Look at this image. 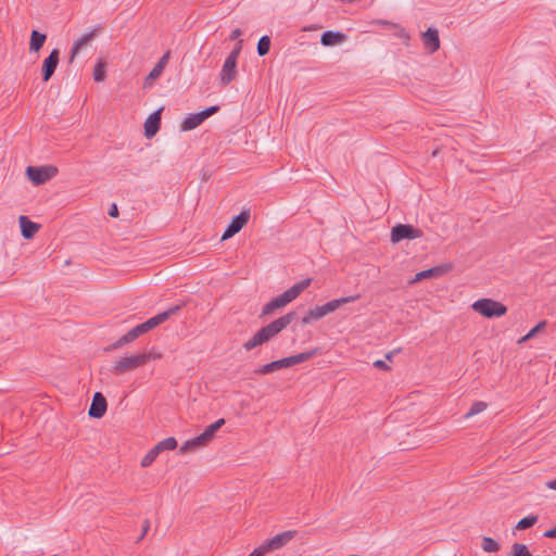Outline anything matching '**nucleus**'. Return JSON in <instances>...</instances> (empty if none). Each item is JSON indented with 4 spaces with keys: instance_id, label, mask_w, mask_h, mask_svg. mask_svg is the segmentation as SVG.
Masks as SVG:
<instances>
[{
    "instance_id": "obj_43",
    "label": "nucleus",
    "mask_w": 556,
    "mask_h": 556,
    "mask_svg": "<svg viewBox=\"0 0 556 556\" xmlns=\"http://www.w3.org/2000/svg\"><path fill=\"white\" fill-rule=\"evenodd\" d=\"M383 26L388 27V28H391V27H396L397 25L392 23V22H389V21H382L380 22Z\"/></svg>"
},
{
    "instance_id": "obj_30",
    "label": "nucleus",
    "mask_w": 556,
    "mask_h": 556,
    "mask_svg": "<svg viewBox=\"0 0 556 556\" xmlns=\"http://www.w3.org/2000/svg\"><path fill=\"white\" fill-rule=\"evenodd\" d=\"M271 40L268 35H264L258 39L256 51L260 56L266 55L270 50Z\"/></svg>"
},
{
    "instance_id": "obj_13",
    "label": "nucleus",
    "mask_w": 556,
    "mask_h": 556,
    "mask_svg": "<svg viewBox=\"0 0 556 556\" xmlns=\"http://www.w3.org/2000/svg\"><path fill=\"white\" fill-rule=\"evenodd\" d=\"M298 534L296 530H288L281 533H278L274 538L264 541L266 547L269 552L280 549L286 546L292 539H294Z\"/></svg>"
},
{
    "instance_id": "obj_19",
    "label": "nucleus",
    "mask_w": 556,
    "mask_h": 556,
    "mask_svg": "<svg viewBox=\"0 0 556 556\" xmlns=\"http://www.w3.org/2000/svg\"><path fill=\"white\" fill-rule=\"evenodd\" d=\"M359 298H361L359 294H355V295H349V296H344V298H340V299H334V300H331V301L325 303L324 305H319V307L321 308L323 315L326 316V315L337 311L342 305L352 303V302L358 300Z\"/></svg>"
},
{
    "instance_id": "obj_40",
    "label": "nucleus",
    "mask_w": 556,
    "mask_h": 556,
    "mask_svg": "<svg viewBox=\"0 0 556 556\" xmlns=\"http://www.w3.org/2000/svg\"><path fill=\"white\" fill-rule=\"evenodd\" d=\"M109 215L111 217H117L118 216V208H117V205L115 203H113L109 210Z\"/></svg>"
},
{
    "instance_id": "obj_20",
    "label": "nucleus",
    "mask_w": 556,
    "mask_h": 556,
    "mask_svg": "<svg viewBox=\"0 0 556 556\" xmlns=\"http://www.w3.org/2000/svg\"><path fill=\"white\" fill-rule=\"evenodd\" d=\"M161 127V110L150 114L144 122V136L150 139L156 135Z\"/></svg>"
},
{
    "instance_id": "obj_23",
    "label": "nucleus",
    "mask_w": 556,
    "mask_h": 556,
    "mask_svg": "<svg viewBox=\"0 0 556 556\" xmlns=\"http://www.w3.org/2000/svg\"><path fill=\"white\" fill-rule=\"evenodd\" d=\"M18 222L22 236L25 239H31L39 230V225L31 222L27 216L21 215Z\"/></svg>"
},
{
    "instance_id": "obj_18",
    "label": "nucleus",
    "mask_w": 556,
    "mask_h": 556,
    "mask_svg": "<svg viewBox=\"0 0 556 556\" xmlns=\"http://www.w3.org/2000/svg\"><path fill=\"white\" fill-rule=\"evenodd\" d=\"M237 76V61L232 58H226L220 72L219 83L222 86H228Z\"/></svg>"
},
{
    "instance_id": "obj_42",
    "label": "nucleus",
    "mask_w": 556,
    "mask_h": 556,
    "mask_svg": "<svg viewBox=\"0 0 556 556\" xmlns=\"http://www.w3.org/2000/svg\"><path fill=\"white\" fill-rule=\"evenodd\" d=\"M546 486L551 490H556V479L547 481Z\"/></svg>"
},
{
    "instance_id": "obj_8",
    "label": "nucleus",
    "mask_w": 556,
    "mask_h": 556,
    "mask_svg": "<svg viewBox=\"0 0 556 556\" xmlns=\"http://www.w3.org/2000/svg\"><path fill=\"white\" fill-rule=\"evenodd\" d=\"M422 237V230L409 224H397L391 229V241L399 243L402 240L417 239Z\"/></svg>"
},
{
    "instance_id": "obj_16",
    "label": "nucleus",
    "mask_w": 556,
    "mask_h": 556,
    "mask_svg": "<svg viewBox=\"0 0 556 556\" xmlns=\"http://www.w3.org/2000/svg\"><path fill=\"white\" fill-rule=\"evenodd\" d=\"M421 41L429 53H434L440 49L439 31L435 27H429L421 34Z\"/></svg>"
},
{
    "instance_id": "obj_7",
    "label": "nucleus",
    "mask_w": 556,
    "mask_h": 556,
    "mask_svg": "<svg viewBox=\"0 0 556 556\" xmlns=\"http://www.w3.org/2000/svg\"><path fill=\"white\" fill-rule=\"evenodd\" d=\"M218 105H212L206 109H204L201 112L189 114L186 118L182 119L180 124V129L182 131H189L198 126H200L206 118L212 116L213 114L217 113L219 111Z\"/></svg>"
},
{
    "instance_id": "obj_45",
    "label": "nucleus",
    "mask_w": 556,
    "mask_h": 556,
    "mask_svg": "<svg viewBox=\"0 0 556 556\" xmlns=\"http://www.w3.org/2000/svg\"><path fill=\"white\" fill-rule=\"evenodd\" d=\"M393 356V352H390L386 355L387 359L391 361Z\"/></svg>"
},
{
    "instance_id": "obj_5",
    "label": "nucleus",
    "mask_w": 556,
    "mask_h": 556,
    "mask_svg": "<svg viewBox=\"0 0 556 556\" xmlns=\"http://www.w3.org/2000/svg\"><path fill=\"white\" fill-rule=\"evenodd\" d=\"M472 309L486 318H496L507 313V306L493 299H479L471 305Z\"/></svg>"
},
{
    "instance_id": "obj_11",
    "label": "nucleus",
    "mask_w": 556,
    "mask_h": 556,
    "mask_svg": "<svg viewBox=\"0 0 556 556\" xmlns=\"http://www.w3.org/2000/svg\"><path fill=\"white\" fill-rule=\"evenodd\" d=\"M60 61V50L53 49L43 60L41 65V77L45 83L49 81L53 76Z\"/></svg>"
},
{
    "instance_id": "obj_22",
    "label": "nucleus",
    "mask_w": 556,
    "mask_h": 556,
    "mask_svg": "<svg viewBox=\"0 0 556 556\" xmlns=\"http://www.w3.org/2000/svg\"><path fill=\"white\" fill-rule=\"evenodd\" d=\"M170 52L167 51L164 53L161 59L157 61V63L154 65L152 71L149 73V75L146 77L144 86H148L151 84L153 79H156L161 76V74L164 71V67L166 66L168 59H169Z\"/></svg>"
},
{
    "instance_id": "obj_10",
    "label": "nucleus",
    "mask_w": 556,
    "mask_h": 556,
    "mask_svg": "<svg viewBox=\"0 0 556 556\" xmlns=\"http://www.w3.org/2000/svg\"><path fill=\"white\" fill-rule=\"evenodd\" d=\"M250 211L243 210L238 215L233 216L226 227L222 240H227L238 233L249 222Z\"/></svg>"
},
{
    "instance_id": "obj_3",
    "label": "nucleus",
    "mask_w": 556,
    "mask_h": 556,
    "mask_svg": "<svg viewBox=\"0 0 556 556\" xmlns=\"http://www.w3.org/2000/svg\"><path fill=\"white\" fill-rule=\"evenodd\" d=\"M161 357V353L152 349L149 352L119 358L113 364L112 370L117 375H123L148 364L150 361L160 359Z\"/></svg>"
},
{
    "instance_id": "obj_28",
    "label": "nucleus",
    "mask_w": 556,
    "mask_h": 556,
    "mask_svg": "<svg viewBox=\"0 0 556 556\" xmlns=\"http://www.w3.org/2000/svg\"><path fill=\"white\" fill-rule=\"evenodd\" d=\"M224 425H225L224 418L217 419L215 422L207 426L201 434L206 440V442L210 443L213 440L215 432L217 430H219Z\"/></svg>"
},
{
    "instance_id": "obj_21",
    "label": "nucleus",
    "mask_w": 556,
    "mask_h": 556,
    "mask_svg": "<svg viewBox=\"0 0 556 556\" xmlns=\"http://www.w3.org/2000/svg\"><path fill=\"white\" fill-rule=\"evenodd\" d=\"M346 37L342 31L326 30L320 36V43L325 47H332L344 42Z\"/></svg>"
},
{
    "instance_id": "obj_2",
    "label": "nucleus",
    "mask_w": 556,
    "mask_h": 556,
    "mask_svg": "<svg viewBox=\"0 0 556 556\" xmlns=\"http://www.w3.org/2000/svg\"><path fill=\"white\" fill-rule=\"evenodd\" d=\"M311 283L312 278H306L294 283L291 288L266 303L262 308V315H270L275 311L285 307L295 300Z\"/></svg>"
},
{
    "instance_id": "obj_1",
    "label": "nucleus",
    "mask_w": 556,
    "mask_h": 556,
    "mask_svg": "<svg viewBox=\"0 0 556 556\" xmlns=\"http://www.w3.org/2000/svg\"><path fill=\"white\" fill-rule=\"evenodd\" d=\"M296 313L294 311L287 313L286 315L275 319L267 326L262 327L250 340H248L243 346L247 351H251L256 346L269 341L276 337L279 332L286 329L294 319Z\"/></svg>"
},
{
    "instance_id": "obj_44",
    "label": "nucleus",
    "mask_w": 556,
    "mask_h": 556,
    "mask_svg": "<svg viewBox=\"0 0 556 556\" xmlns=\"http://www.w3.org/2000/svg\"><path fill=\"white\" fill-rule=\"evenodd\" d=\"M399 37L409 39L408 34L405 31V29L401 28Z\"/></svg>"
},
{
    "instance_id": "obj_4",
    "label": "nucleus",
    "mask_w": 556,
    "mask_h": 556,
    "mask_svg": "<svg viewBox=\"0 0 556 556\" xmlns=\"http://www.w3.org/2000/svg\"><path fill=\"white\" fill-rule=\"evenodd\" d=\"M318 353H319V349H312V350L306 351V352H302V353H299V354H295V355L283 357L281 359L274 361L271 363H268V364H265V365L261 366L260 368H257L255 370V372H257V374H269V372H273L275 370H279V369H282V368L291 367L293 365L301 364V363H304V362L311 359L312 357H314Z\"/></svg>"
},
{
    "instance_id": "obj_25",
    "label": "nucleus",
    "mask_w": 556,
    "mask_h": 556,
    "mask_svg": "<svg viewBox=\"0 0 556 556\" xmlns=\"http://www.w3.org/2000/svg\"><path fill=\"white\" fill-rule=\"evenodd\" d=\"M98 29L94 28L93 30L84 34L79 39H77L72 47L71 55H70V62H73L77 53L80 51L83 47L88 45L96 36H97Z\"/></svg>"
},
{
    "instance_id": "obj_27",
    "label": "nucleus",
    "mask_w": 556,
    "mask_h": 556,
    "mask_svg": "<svg viewBox=\"0 0 556 556\" xmlns=\"http://www.w3.org/2000/svg\"><path fill=\"white\" fill-rule=\"evenodd\" d=\"M323 317H325V316L323 315L321 308L319 307V305H317V306L308 309V312L302 317L301 325L302 326L309 325L314 321L321 319Z\"/></svg>"
},
{
    "instance_id": "obj_31",
    "label": "nucleus",
    "mask_w": 556,
    "mask_h": 556,
    "mask_svg": "<svg viewBox=\"0 0 556 556\" xmlns=\"http://www.w3.org/2000/svg\"><path fill=\"white\" fill-rule=\"evenodd\" d=\"M547 326V321L546 320H541L538 325H535L526 336H523L520 340H519V343H522V342H526L530 339H532L533 337H535L539 332H541L542 330H544Z\"/></svg>"
},
{
    "instance_id": "obj_39",
    "label": "nucleus",
    "mask_w": 556,
    "mask_h": 556,
    "mask_svg": "<svg viewBox=\"0 0 556 556\" xmlns=\"http://www.w3.org/2000/svg\"><path fill=\"white\" fill-rule=\"evenodd\" d=\"M242 35V31L240 28H236L231 31L230 36H229V39L230 40H237L239 39V37Z\"/></svg>"
},
{
    "instance_id": "obj_34",
    "label": "nucleus",
    "mask_w": 556,
    "mask_h": 556,
    "mask_svg": "<svg viewBox=\"0 0 556 556\" xmlns=\"http://www.w3.org/2000/svg\"><path fill=\"white\" fill-rule=\"evenodd\" d=\"M92 75L96 81H103L106 77L105 64L101 61L98 62L94 65Z\"/></svg>"
},
{
    "instance_id": "obj_36",
    "label": "nucleus",
    "mask_w": 556,
    "mask_h": 556,
    "mask_svg": "<svg viewBox=\"0 0 556 556\" xmlns=\"http://www.w3.org/2000/svg\"><path fill=\"white\" fill-rule=\"evenodd\" d=\"M269 551L263 542L258 547H256L249 556H265Z\"/></svg>"
},
{
    "instance_id": "obj_37",
    "label": "nucleus",
    "mask_w": 556,
    "mask_h": 556,
    "mask_svg": "<svg viewBox=\"0 0 556 556\" xmlns=\"http://www.w3.org/2000/svg\"><path fill=\"white\" fill-rule=\"evenodd\" d=\"M149 529H150V521L148 519H146V520H143L141 535L139 536L138 541L143 539V536L148 533Z\"/></svg>"
},
{
    "instance_id": "obj_12",
    "label": "nucleus",
    "mask_w": 556,
    "mask_h": 556,
    "mask_svg": "<svg viewBox=\"0 0 556 556\" xmlns=\"http://www.w3.org/2000/svg\"><path fill=\"white\" fill-rule=\"evenodd\" d=\"M185 304H178L169 307L168 309L155 315L154 317L149 318L147 321L142 323V326L146 332H149L153 328L157 327L162 323L166 321L169 317L176 315Z\"/></svg>"
},
{
    "instance_id": "obj_24",
    "label": "nucleus",
    "mask_w": 556,
    "mask_h": 556,
    "mask_svg": "<svg viewBox=\"0 0 556 556\" xmlns=\"http://www.w3.org/2000/svg\"><path fill=\"white\" fill-rule=\"evenodd\" d=\"M208 443L206 442V440L203 438L202 434L200 435H197L190 440H187L180 447H179V453L180 454H187V453H191V452H194L199 448H202L204 446H206Z\"/></svg>"
},
{
    "instance_id": "obj_35",
    "label": "nucleus",
    "mask_w": 556,
    "mask_h": 556,
    "mask_svg": "<svg viewBox=\"0 0 556 556\" xmlns=\"http://www.w3.org/2000/svg\"><path fill=\"white\" fill-rule=\"evenodd\" d=\"M242 43H243V40H238L227 58H232L233 60L237 61L241 53V50H242Z\"/></svg>"
},
{
    "instance_id": "obj_41",
    "label": "nucleus",
    "mask_w": 556,
    "mask_h": 556,
    "mask_svg": "<svg viewBox=\"0 0 556 556\" xmlns=\"http://www.w3.org/2000/svg\"><path fill=\"white\" fill-rule=\"evenodd\" d=\"M374 366H375L376 368H379V369H388V368H389V367H388V365L386 364V362H384V361H381V359L376 361V362L374 363Z\"/></svg>"
},
{
    "instance_id": "obj_14",
    "label": "nucleus",
    "mask_w": 556,
    "mask_h": 556,
    "mask_svg": "<svg viewBox=\"0 0 556 556\" xmlns=\"http://www.w3.org/2000/svg\"><path fill=\"white\" fill-rule=\"evenodd\" d=\"M108 409V402L105 396L101 392H96L93 394L88 415L91 418H102Z\"/></svg>"
},
{
    "instance_id": "obj_9",
    "label": "nucleus",
    "mask_w": 556,
    "mask_h": 556,
    "mask_svg": "<svg viewBox=\"0 0 556 556\" xmlns=\"http://www.w3.org/2000/svg\"><path fill=\"white\" fill-rule=\"evenodd\" d=\"M177 447V440L174 437L166 438L154 445L141 459L142 467H149L161 452L173 451Z\"/></svg>"
},
{
    "instance_id": "obj_6",
    "label": "nucleus",
    "mask_w": 556,
    "mask_h": 556,
    "mask_svg": "<svg viewBox=\"0 0 556 556\" xmlns=\"http://www.w3.org/2000/svg\"><path fill=\"white\" fill-rule=\"evenodd\" d=\"M58 174V168L52 165L27 166L26 176L34 186H40L52 179Z\"/></svg>"
},
{
    "instance_id": "obj_26",
    "label": "nucleus",
    "mask_w": 556,
    "mask_h": 556,
    "mask_svg": "<svg viewBox=\"0 0 556 556\" xmlns=\"http://www.w3.org/2000/svg\"><path fill=\"white\" fill-rule=\"evenodd\" d=\"M46 40V34L33 30L30 34L29 52H38L43 47Z\"/></svg>"
},
{
    "instance_id": "obj_32",
    "label": "nucleus",
    "mask_w": 556,
    "mask_h": 556,
    "mask_svg": "<svg viewBox=\"0 0 556 556\" xmlns=\"http://www.w3.org/2000/svg\"><path fill=\"white\" fill-rule=\"evenodd\" d=\"M536 522H538V516L529 515V516L520 519L517 522L515 528L517 530H526V529H529V528L533 527Z\"/></svg>"
},
{
    "instance_id": "obj_38",
    "label": "nucleus",
    "mask_w": 556,
    "mask_h": 556,
    "mask_svg": "<svg viewBox=\"0 0 556 556\" xmlns=\"http://www.w3.org/2000/svg\"><path fill=\"white\" fill-rule=\"evenodd\" d=\"M543 536H544V538H547V539H556V527H555V528H552V529L546 530V531L543 533Z\"/></svg>"
},
{
    "instance_id": "obj_17",
    "label": "nucleus",
    "mask_w": 556,
    "mask_h": 556,
    "mask_svg": "<svg viewBox=\"0 0 556 556\" xmlns=\"http://www.w3.org/2000/svg\"><path fill=\"white\" fill-rule=\"evenodd\" d=\"M144 333H147V332H146L142 324L137 325L136 327L130 329L127 333L122 336L117 341H115L112 345H110L105 350L106 351L116 350L127 343L132 342L134 340H136L137 338H139L140 336H142Z\"/></svg>"
},
{
    "instance_id": "obj_33",
    "label": "nucleus",
    "mask_w": 556,
    "mask_h": 556,
    "mask_svg": "<svg viewBox=\"0 0 556 556\" xmlns=\"http://www.w3.org/2000/svg\"><path fill=\"white\" fill-rule=\"evenodd\" d=\"M488 407V404L483 401H477L475 402L471 407L469 408V410L464 415V418H469V417H472L475 415H478L480 413H482L485 408Z\"/></svg>"
},
{
    "instance_id": "obj_29",
    "label": "nucleus",
    "mask_w": 556,
    "mask_h": 556,
    "mask_svg": "<svg viewBox=\"0 0 556 556\" xmlns=\"http://www.w3.org/2000/svg\"><path fill=\"white\" fill-rule=\"evenodd\" d=\"M481 547L484 552L496 553L501 549V544L490 536H483Z\"/></svg>"
},
{
    "instance_id": "obj_15",
    "label": "nucleus",
    "mask_w": 556,
    "mask_h": 556,
    "mask_svg": "<svg viewBox=\"0 0 556 556\" xmlns=\"http://www.w3.org/2000/svg\"><path fill=\"white\" fill-rule=\"evenodd\" d=\"M452 268H453V265L451 263H445V264H441L439 266L431 267L429 269L421 270L416 274L413 282H418V281H421V280L428 279V278L441 277V276L447 274L448 271H451Z\"/></svg>"
}]
</instances>
